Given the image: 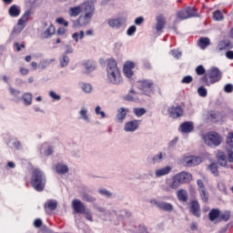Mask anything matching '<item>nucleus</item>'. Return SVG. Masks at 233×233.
<instances>
[{
    "label": "nucleus",
    "mask_w": 233,
    "mask_h": 233,
    "mask_svg": "<svg viewBox=\"0 0 233 233\" xmlns=\"http://www.w3.org/2000/svg\"><path fill=\"white\" fill-rule=\"evenodd\" d=\"M81 12L84 14L81 15L77 20L75 22L74 26H86L90 21H92V17H94V12L96 7L94 3L92 2H85L80 4Z\"/></svg>",
    "instance_id": "obj_1"
},
{
    "label": "nucleus",
    "mask_w": 233,
    "mask_h": 233,
    "mask_svg": "<svg viewBox=\"0 0 233 233\" xmlns=\"http://www.w3.org/2000/svg\"><path fill=\"white\" fill-rule=\"evenodd\" d=\"M107 81L112 85H121L123 83V77L121 76V72L117 67V63L114 59H109L107 62Z\"/></svg>",
    "instance_id": "obj_2"
},
{
    "label": "nucleus",
    "mask_w": 233,
    "mask_h": 233,
    "mask_svg": "<svg viewBox=\"0 0 233 233\" xmlns=\"http://www.w3.org/2000/svg\"><path fill=\"white\" fill-rule=\"evenodd\" d=\"M223 77V73L218 67H212L208 70L207 74L202 76L199 79L201 83H204L206 86H210V85H215V83H219Z\"/></svg>",
    "instance_id": "obj_3"
},
{
    "label": "nucleus",
    "mask_w": 233,
    "mask_h": 233,
    "mask_svg": "<svg viewBox=\"0 0 233 233\" xmlns=\"http://www.w3.org/2000/svg\"><path fill=\"white\" fill-rule=\"evenodd\" d=\"M31 185L36 192H43L46 185V176L41 169H34L31 177Z\"/></svg>",
    "instance_id": "obj_4"
},
{
    "label": "nucleus",
    "mask_w": 233,
    "mask_h": 233,
    "mask_svg": "<svg viewBox=\"0 0 233 233\" xmlns=\"http://www.w3.org/2000/svg\"><path fill=\"white\" fill-rule=\"evenodd\" d=\"M204 141L206 145H208V147H219L223 140L221 139V136H219V134L210 132L204 137Z\"/></svg>",
    "instance_id": "obj_5"
},
{
    "label": "nucleus",
    "mask_w": 233,
    "mask_h": 233,
    "mask_svg": "<svg viewBox=\"0 0 233 233\" xmlns=\"http://www.w3.org/2000/svg\"><path fill=\"white\" fill-rule=\"evenodd\" d=\"M139 88L146 96H148L154 91V82L152 80H142L139 82Z\"/></svg>",
    "instance_id": "obj_6"
},
{
    "label": "nucleus",
    "mask_w": 233,
    "mask_h": 233,
    "mask_svg": "<svg viewBox=\"0 0 233 233\" xmlns=\"http://www.w3.org/2000/svg\"><path fill=\"white\" fill-rule=\"evenodd\" d=\"M169 117H172L173 119H177V117H181L184 114L183 107L181 106H171L168 110Z\"/></svg>",
    "instance_id": "obj_7"
},
{
    "label": "nucleus",
    "mask_w": 233,
    "mask_h": 233,
    "mask_svg": "<svg viewBox=\"0 0 233 233\" xmlns=\"http://www.w3.org/2000/svg\"><path fill=\"white\" fill-rule=\"evenodd\" d=\"M186 167H198L201 164V157H184Z\"/></svg>",
    "instance_id": "obj_8"
},
{
    "label": "nucleus",
    "mask_w": 233,
    "mask_h": 233,
    "mask_svg": "<svg viewBox=\"0 0 233 233\" xmlns=\"http://www.w3.org/2000/svg\"><path fill=\"white\" fill-rule=\"evenodd\" d=\"M233 48V44L230 40H220L217 46V52H223V50H230Z\"/></svg>",
    "instance_id": "obj_9"
},
{
    "label": "nucleus",
    "mask_w": 233,
    "mask_h": 233,
    "mask_svg": "<svg viewBox=\"0 0 233 233\" xmlns=\"http://www.w3.org/2000/svg\"><path fill=\"white\" fill-rule=\"evenodd\" d=\"M72 207L75 212H76V214H83L86 209V208L85 207V204L81 202V200L79 199H74L72 202Z\"/></svg>",
    "instance_id": "obj_10"
},
{
    "label": "nucleus",
    "mask_w": 233,
    "mask_h": 233,
    "mask_svg": "<svg viewBox=\"0 0 233 233\" xmlns=\"http://www.w3.org/2000/svg\"><path fill=\"white\" fill-rule=\"evenodd\" d=\"M190 212L196 218H200L201 217V208L199 207V202H198L197 200H193L191 202Z\"/></svg>",
    "instance_id": "obj_11"
},
{
    "label": "nucleus",
    "mask_w": 233,
    "mask_h": 233,
    "mask_svg": "<svg viewBox=\"0 0 233 233\" xmlns=\"http://www.w3.org/2000/svg\"><path fill=\"white\" fill-rule=\"evenodd\" d=\"M177 177L180 180V183L183 185L185 183H190L192 181V174L187 172H181L176 175Z\"/></svg>",
    "instance_id": "obj_12"
},
{
    "label": "nucleus",
    "mask_w": 233,
    "mask_h": 233,
    "mask_svg": "<svg viewBox=\"0 0 233 233\" xmlns=\"http://www.w3.org/2000/svg\"><path fill=\"white\" fill-rule=\"evenodd\" d=\"M167 26V18L163 15H159L157 16V25H156V30L157 32H161L163 28Z\"/></svg>",
    "instance_id": "obj_13"
},
{
    "label": "nucleus",
    "mask_w": 233,
    "mask_h": 233,
    "mask_svg": "<svg viewBox=\"0 0 233 233\" xmlns=\"http://www.w3.org/2000/svg\"><path fill=\"white\" fill-rule=\"evenodd\" d=\"M107 24L111 28H116L117 30L123 26L124 22L121 18H110L107 20Z\"/></svg>",
    "instance_id": "obj_14"
},
{
    "label": "nucleus",
    "mask_w": 233,
    "mask_h": 233,
    "mask_svg": "<svg viewBox=\"0 0 233 233\" xmlns=\"http://www.w3.org/2000/svg\"><path fill=\"white\" fill-rule=\"evenodd\" d=\"M94 70H96V66L91 61H86L82 64L83 74H90V72H94Z\"/></svg>",
    "instance_id": "obj_15"
},
{
    "label": "nucleus",
    "mask_w": 233,
    "mask_h": 233,
    "mask_svg": "<svg viewBox=\"0 0 233 233\" xmlns=\"http://www.w3.org/2000/svg\"><path fill=\"white\" fill-rule=\"evenodd\" d=\"M181 132L183 134H190L194 130V123L192 122H184L180 125Z\"/></svg>",
    "instance_id": "obj_16"
},
{
    "label": "nucleus",
    "mask_w": 233,
    "mask_h": 233,
    "mask_svg": "<svg viewBox=\"0 0 233 233\" xmlns=\"http://www.w3.org/2000/svg\"><path fill=\"white\" fill-rule=\"evenodd\" d=\"M171 171H172V167L167 166L166 167L157 169L155 172V176L156 177H161L163 176H167V174H170Z\"/></svg>",
    "instance_id": "obj_17"
},
{
    "label": "nucleus",
    "mask_w": 233,
    "mask_h": 233,
    "mask_svg": "<svg viewBox=\"0 0 233 233\" xmlns=\"http://www.w3.org/2000/svg\"><path fill=\"white\" fill-rule=\"evenodd\" d=\"M217 161L220 167H227V155L223 151H218Z\"/></svg>",
    "instance_id": "obj_18"
},
{
    "label": "nucleus",
    "mask_w": 233,
    "mask_h": 233,
    "mask_svg": "<svg viewBox=\"0 0 233 233\" xmlns=\"http://www.w3.org/2000/svg\"><path fill=\"white\" fill-rule=\"evenodd\" d=\"M138 127L139 124H137V120H132L126 124L124 130H126V132H136Z\"/></svg>",
    "instance_id": "obj_19"
},
{
    "label": "nucleus",
    "mask_w": 233,
    "mask_h": 233,
    "mask_svg": "<svg viewBox=\"0 0 233 233\" xmlns=\"http://www.w3.org/2000/svg\"><path fill=\"white\" fill-rule=\"evenodd\" d=\"M177 198L178 201L187 203V201H188V193L187 192L186 189H179L177 191Z\"/></svg>",
    "instance_id": "obj_20"
},
{
    "label": "nucleus",
    "mask_w": 233,
    "mask_h": 233,
    "mask_svg": "<svg viewBox=\"0 0 233 233\" xmlns=\"http://www.w3.org/2000/svg\"><path fill=\"white\" fill-rule=\"evenodd\" d=\"M158 208L165 212H172V210H174V206L168 202H160V204H158Z\"/></svg>",
    "instance_id": "obj_21"
},
{
    "label": "nucleus",
    "mask_w": 233,
    "mask_h": 233,
    "mask_svg": "<svg viewBox=\"0 0 233 233\" xmlns=\"http://www.w3.org/2000/svg\"><path fill=\"white\" fill-rule=\"evenodd\" d=\"M220 210L218 208H212L208 213L209 221H216V219H219Z\"/></svg>",
    "instance_id": "obj_22"
},
{
    "label": "nucleus",
    "mask_w": 233,
    "mask_h": 233,
    "mask_svg": "<svg viewBox=\"0 0 233 233\" xmlns=\"http://www.w3.org/2000/svg\"><path fill=\"white\" fill-rule=\"evenodd\" d=\"M81 4L79 5H76L75 7H71L69 8L68 14L70 15V17H77V15H79V14H81Z\"/></svg>",
    "instance_id": "obj_23"
},
{
    "label": "nucleus",
    "mask_w": 233,
    "mask_h": 233,
    "mask_svg": "<svg viewBox=\"0 0 233 233\" xmlns=\"http://www.w3.org/2000/svg\"><path fill=\"white\" fill-rule=\"evenodd\" d=\"M198 46L202 49L205 50L207 46H210V38L208 37H200L198 40Z\"/></svg>",
    "instance_id": "obj_24"
},
{
    "label": "nucleus",
    "mask_w": 233,
    "mask_h": 233,
    "mask_svg": "<svg viewBox=\"0 0 233 233\" xmlns=\"http://www.w3.org/2000/svg\"><path fill=\"white\" fill-rule=\"evenodd\" d=\"M8 13L11 17H18L21 14V9L16 5H14L9 8Z\"/></svg>",
    "instance_id": "obj_25"
},
{
    "label": "nucleus",
    "mask_w": 233,
    "mask_h": 233,
    "mask_svg": "<svg viewBox=\"0 0 233 233\" xmlns=\"http://www.w3.org/2000/svg\"><path fill=\"white\" fill-rule=\"evenodd\" d=\"M56 170L57 174L65 176V174L68 173V166L63 164H56Z\"/></svg>",
    "instance_id": "obj_26"
},
{
    "label": "nucleus",
    "mask_w": 233,
    "mask_h": 233,
    "mask_svg": "<svg viewBox=\"0 0 233 233\" xmlns=\"http://www.w3.org/2000/svg\"><path fill=\"white\" fill-rule=\"evenodd\" d=\"M125 117H127V109L121 107L117 110L116 119L120 123H123V121H125Z\"/></svg>",
    "instance_id": "obj_27"
},
{
    "label": "nucleus",
    "mask_w": 233,
    "mask_h": 233,
    "mask_svg": "<svg viewBox=\"0 0 233 233\" xmlns=\"http://www.w3.org/2000/svg\"><path fill=\"white\" fill-rule=\"evenodd\" d=\"M54 58L52 59H43L40 61L39 65H38V68H40L41 70H45V68H46L47 66H50V65L52 63H54Z\"/></svg>",
    "instance_id": "obj_28"
},
{
    "label": "nucleus",
    "mask_w": 233,
    "mask_h": 233,
    "mask_svg": "<svg viewBox=\"0 0 233 233\" xmlns=\"http://www.w3.org/2000/svg\"><path fill=\"white\" fill-rule=\"evenodd\" d=\"M30 15H32V11H25L22 17L18 20V25H25V23H26L28 19H30Z\"/></svg>",
    "instance_id": "obj_29"
},
{
    "label": "nucleus",
    "mask_w": 233,
    "mask_h": 233,
    "mask_svg": "<svg viewBox=\"0 0 233 233\" xmlns=\"http://www.w3.org/2000/svg\"><path fill=\"white\" fill-rule=\"evenodd\" d=\"M181 185H183V184L180 182L179 178L177 177V176H175L173 177L172 182L169 184V187L173 188V190H177V188H179V187H181Z\"/></svg>",
    "instance_id": "obj_30"
},
{
    "label": "nucleus",
    "mask_w": 233,
    "mask_h": 233,
    "mask_svg": "<svg viewBox=\"0 0 233 233\" xmlns=\"http://www.w3.org/2000/svg\"><path fill=\"white\" fill-rule=\"evenodd\" d=\"M208 119H210L212 123H218V120L219 119V113L216 111H209L208 113Z\"/></svg>",
    "instance_id": "obj_31"
},
{
    "label": "nucleus",
    "mask_w": 233,
    "mask_h": 233,
    "mask_svg": "<svg viewBox=\"0 0 233 233\" xmlns=\"http://www.w3.org/2000/svg\"><path fill=\"white\" fill-rule=\"evenodd\" d=\"M186 12L187 14L188 19H190V17H198V10H196L194 7H186Z\"/></svg>",
    "instance_id": "obj_32"
},
{
    "label": "nucleus",
    "mask_w": 233,
    "mask_h": 233,
    "mask_svg": "<svg viewBox=\"0 0 233 233\" xmlns=\"http://www.w3.org/2000/svg\"><path fill=\"white\" fill-rule=\"evenodd\" d=\"M45 208H49V210H56V208H57V201L47 200L45 204Z\"/></svg>",
    "instance_id": "obj_33"
},
{
    "label": "nucleus",
    "mask_w": 233,
    "mask_h": 233,
    "mask_svg": "<svg viewBox=\"0 0 233 233\" xmlns=\"http://www.w3.org/2000/svg\"><path fill=\"white\" fill-rule=\"evenodd\" d=\"M203 203H208V191L207 189H198Z\"/></svg>",
    "instance_id": "obj_34"
},
{
    "label": "nucleus",
    "mask_w": 233,
    "mask_h": 233,
    "mask_svg": "<svg viewBox=\"0 0 233 233\" xmlns=\"http://www.w3.org/2000/svg\"><path fill=\"white\" fill-rule=\"evenodd\" d=\"M226 143V148H233V132L228 134Z\"/></svg>",
    "instance_id": "obj_35"
},
{
    "label": "nucleus",
    "mask_w": 233,
    "mask_h": 233,
    "mask_svg": "<svg viewBox=\"0 0 233 233\" xmlns=\"http://www.w3.org/2000/svg\"><path fill=\"white\" fill-rule=\"evenodd\" d=\"M177 19L184 21V19H188V15L187 13V9L180 10L177 13Z\"/></svg>",
    "instance_id": "obj_36"
},
{
    "label": "nucleus",
    "mask_w": 233,
    "mask_h": 233,
    "mask_svg": "<svg viewBox=\"0 0 233 233\" xmlns=\"http://www.w3.org/2000/svg\"><path fill=\"white\" fill-rule=\"evenodd\" d=\"M219 221H228L230 219V211H224L219 214Z\"/></svg>",
    "instance_id": "obj_37"
},
{
    "label": "nucleus",
    "mask_w": 233,
    "mask_h": 233,
    "mask_svg": "<svg viewBox=\"0 0 233 233\" xmlns=\"http://www.w3.org/2000/svg\"><path fill=\"white\" fill-rule=\"evenodd\" d=\"M208 170H210L211 174H213L214 176H219V171L218 170L217 163H212L211 165H209Z\"/></svg>",
    "instance_id": "obj_38"
},
{
    "label": "nucleus",
    "mask_w": 233,
    "mask_h": 233,
    "mask_svg": "<svg viewBox=\"0 0 233 233\" xmlns=\"http://www.w3.org/2000/svg\"><path fill=\"white\" fill-rule=\"evenodd\" d=\"M25 28V25H19V22H17V25L14 27L13 29V35H17V34H21L23 32V29Z\"/></svg>",
    "instance_id": "obj_39"
},
{
    "label": "nucleus",
    "mask_w": 233,
    "mask_h": 233,
    "mask_svg": "<svg viewBox=\"0 0 233 233\" xmlns=\"http://www.w3.org/2000/svg\"><path fill=\"white\" fill-rule=\"evenodd\" d=\"M195 72H196L197 76H206L207 69H205V66L200 65L196 67Z\"/></svg>",
    "instance_id": "obj_40"
},
{
    "label": "nucleus",
    "mask_w": 233,
    "mask_h": 233,
    "mask_svg": "<svg viewBox=\"0 0 233 233\" xmlns=\"http://www.w3.org/2000/svg\"><path fill=\"white\" fill-rule=\"evenodd\" d=\"M213 19L215 21H223L224 19L223 13H221V11L219 10H216L213 14Z\"/></svg>",
    "instance_id": "obj_41"
},
{
    "label": "nucleus",
    "mask_w": 233,
    "mask_h": 233,
    "mask_svg": "<svg viewBox=\"0 0 233 233\" xmlns=\"http://www.w3.org/2000/svg\"><path fill=\"white\" fill-rule=\"evenodd\" d=\"M23 101L25 102V105H32V94L26 93L23 96Z\"/></svg>",
    "instance_id": "obj_42"
},
{
    "label": "nucleus",
    "mask_w": 233,
    "mask_h": 233,
    "mask_svg": "<svg viewBox=\"0 0 233 233\" xmlns=\"http://www.w3.org/2000/svg\"><path fill=\"white\" fill-rule=\"evenodd\" d=\"M133 112L137 117H141V116H145V114H147V109L143 107L134 108Z\"/></svg>",
    "instance_id": "obj_43"
},
{
    "label": "nucleus",
    "mask_w": 233,
    "mask_h": 233,
    "mask_svg": "<svg viewBox=\"0 0 233 233\" xmlns=\"http://www.w3.org/2000/svg\"><path fill=\"white\" fill-rule=\"evenodd\" d=\"M82 199H83V201H86L87 203H94V201H96V198H94L86 193H84L82 195Z\"/></svg>",
    "instance_id": "obj_44"
},
{
    "label": "nucleus",
    "mask_w": 233,
    "mask_h": 233,
    "mask_svg": "<svg viewBox=\"0 0 233 233\" xmlns=\"http://www.w3.org/2000/svg\"><path fill=\"white\" fill-rule=\"evenodd\" d=\"M72 37L75 39L76 43H77L79 39H83L85 37V32L80 31L79 33H74Z\"/></svg>",
    "instance_id": "obj_45"
},
{
    "label": "nucleus",
    "mask_w": 233,
    "mask_h": 233,
    "mask_svg": "<svg viewBox=\"0 0 233 233\" xmlns=\"http://www.w3.org/2000/svg\"><path fill=\"white\" fill-rule=\"evenodd\" d=\"M70 62V58L66 55H63L62 58H60V65L62 67H65Z\"/></svg>",
    "instance_id": "obj_46"
},
{
    "label": "nucleus",
    "mask_w": 233,
    "mask_h": 233,
    "mask_svg": "<svg viewBox=\"0 0 233 233\" xmlns=\"http://www.w3.org/2000/svg\"><path fill=\"white\" fill-rule=\"evenodd\" d=\"M198 96H200V97H207V95H208L207 88H205L204 86L198 87Z\"/></svg>",
    "instance_id": "obj_47"
},
{
    "label": "nucleus",
    "mask_w": 233,
    "mask_h": 233,
    "mask_svg": "<svg viewBox=\"0 0 233 233\" xmlns=\"http://www.w3.org/2000/svg\"><path fill=\"white\" fill-rule=\"evenodd\" d=\"M162 159H163V154L161 152L152 157V161L154 165H156V163H160Z\"/></svg>",
    "instance_id": "obj_48"
},
{
    "label": "nucleus",
    "mask_w": 233,
    "mask_h": 233,
    "mask_svg": "<svg viewBox=\"0 0 233 233\" xmlns=\"http://www.w3.org/2000/svg\"><path fill=\"white\" fill-rule=\"evenodd\" d=\"M85 215L86 219H87V221H94V218L92 217V213L90 212V209H86L84 213H82Z\"/></svg>",
    "instance_id": "obj_49"
},
{
    "label": "nucleus",
    "mask_w": 233,
    "mask_h": 233,
    "mask_svg": "<svg viewBox=\"0 0 233 233\" xmlns=\"http://www.w3.org/2000/svg\"><path fill=\"white\" fill-rule=\"evenodd\" d=\"M123 71H124V75L126 76V77H128V79H130V77L134 76V72H132V69L124 67Z\"/></svg>",
    "instance_id": "obj_50"
},
{
    "label": "nucleus",
    "mask_w": 233,
    "mask_h": 233,
    "mask_svg": "<svg viewBox=\"0 0 233 233\" xmlns=\"http://www.w3.org/2000/svg\"><path fill=\"white\" fill-rule=\"evenodd\" d=\"M56 33V27L54 25H50L45 32L46 35H53Z\"/></svg>",
    "instance_id": "obj_51"
},
{
    "label": "nucleus",
    "mask_w": 233,
    "mask_h": 233,
    "mask_svg": "<svg viewBox=\"0 0 233 233\" xmlns=\"http://www.w3.org/2000/svg\"><path fill=\"white\" fill-rule=\"evenodd\" d=\"M226 150L228 152V159L229 163H233V151L232 148L226 147Z\"/></svg>",
    "instance_id": "obj_52"
},
{
    "label": "nucleus",
    "mask_w": 233,
    "mask_h": 233,
    "mask_svg": "<svg viewBox=\"0 0 233 233\" xmlns=\"http://www.w3.org/2000/svg\"><path fill=\"white\" fill-rule=\"evenodd\" d=\"M82 90L86 94H89V92H92V86L89 84H84L82 86Z\"/></svg>",
    "instance_id": "obj_53"
},
{
    "label": "nucleus",
    "mask_w": 233,
    "mask_h": 233,
    "mask_svg": "<svg viewBox=\"0 0 233 233\" xmlns=\"http://www.w3.org/2000/svg\"><path fill=\"white\" fill-rule=\"evenodd\" d=\"M98 192L102 196H106V198H112V193L106 189H100Z\"/></svg>",
    "instance_id": "obj_54"
},
{
    "label": "nucleus",
    "mask_w": 233,
    "mask_h": 233,
    "mask_svg": "<svg viewBox=\"0 0 233 233\" xmlns=\"http://www.w3.org/2000/svg\"><path fill=\"white\" fill-rule=\"evenodd\" d=\"M224 91H225L227 94H231V92H233V85H232V84H227V85L224 86Z\"/></svg>",
    "instance_id": "obj_55"
},
{
    "label": "nucleus",
    "mask_w": 233,
    "mask_h": 233,
    "mask_svg": "<svg viewBox=\"0 0 233 233\" xmlns=\"http://www.w3.org/2000/svg\"><path fill=\"white\" fill-rule=\"evenodd\" d=\"M192 79H193L192 76H186L183 77L181 83H183L185 85H188V84L192 83Z\"/></svg>",
    "instance_id": "obj_56"
},
{
    "label": "nucleus",
    "mask_w": 233,
    "mask_h": 233,
    "mask_svg": "<svg viewBox=\"0 0 233 233\" xmlns=\"http://www.w3.org/2000/svg\"><path fill=\"white\" fill-rule=\"evenodd\" d=\"M136 25H131L127 31V35H134V34H136Z\"/></svg>",
    "instance_id": "obj_57"
},
{
    "label": "nucleus",
    "mask_w": 233,
    "mask_h": 233,
    "mask_svg": "<svg viewBox=\"0 0 233 233\" xmlns=\"http://www.w3.org/2000/svg\"><path fill=\"white\" fill-rule=\"evenodd\" d=\"M49 96L50 97H52V99H55L56 101H59V99H61V96L59 95H56L54 91H50Z\"/></svg>",
    "instance_id": "obj_58"
},
{
    "label": "nucleus",
    "mask_w": 233,
    "mask_h": 233,
    "mask_svg": "<svg viewBox=\"0 0 233 233\" xmlns=\"http://www.w3.org/2000/svg\"><path fill=\"white\" fill-rule=\"evenodd\" d=\"M197 185L198 187V190H205V189H207V187H205V183H203V180H201V179H198L197 181Z\"/></svg>",
    "instance_id": "obj_59"
},
{
    "label": "nucleus",
    "mask_w": 233,
    "mask_h": 233,
    "mask_svg": "<svg viewBox=\"0 0 233 233\" xmlns=\"http://www.w3.org/2000/svg\"><path fill=\"white\" fill-rule=\"evenodd\" d=\"M171 55L173 56V57H175L176 59H179V57H181V52L174 49L171 50Z\"/></svg>",
    "instance_id": "obj_60"
},
{
    "label": "nucleus",
    "mask_w": 233,
    "mask_h": 233,
    "mask_svg": "<svg viewBox=\"0 0 233 233\" xmlns=\"http://www.w3.org/2000/svg\"><path fill=\"white\" fill-rule=\"evenodd\" d=\"M86 114H87L86 109H82V110L80 111V116H81V117H83V119H84L85 121H88V115H86Z\"/></svg>",
    "instance_id": "obj_61"
},
{
    "label": "nucleus",
    "mask_w": 233,
    "mask_h": 233,
    "mask_svg": "<svg viewBox=\"0 0 233 233\" xmlns=\"http://www.w3.org/2000/svg\"><path fill=\"white\" fill-rule=\"evenodd\" d=\"M56 23H58V25H64V26H68V22L66 21L65 18H57Z\"/></svg>",
    "instance_id": "obj_62"
},
{
    "label": "nucleus",
    "mask_w": 233,
    "mask_h": 233,
    "mask_svg": "<svg viewBox=\"0 0 233 233\" xmlns=\"http://www.w3.org/2000/svg\"><path fill=\"white\" fill-rule=\"evenodd\" d=\"M34 225L36 227V228H39L43 225V220L37 218L35 220Z\"/></svg>",
    "instance_id": "obj_63"
},
{
    "label": "nucleus",
    "mask_w": 233,
    "mask_h": 233,
    "mask_svg": "<svg viewBox=\"0 0 233 233\" xmlns=\"http://www.w3.org/2000/svg\"><path fill=\"white\" fill-rule=\"evenodd\" d=\"M226 57H228V59H233V51H228L226 53Z\"/></svg>",
    "instance_id": "obj_64"
}]
</instances>
